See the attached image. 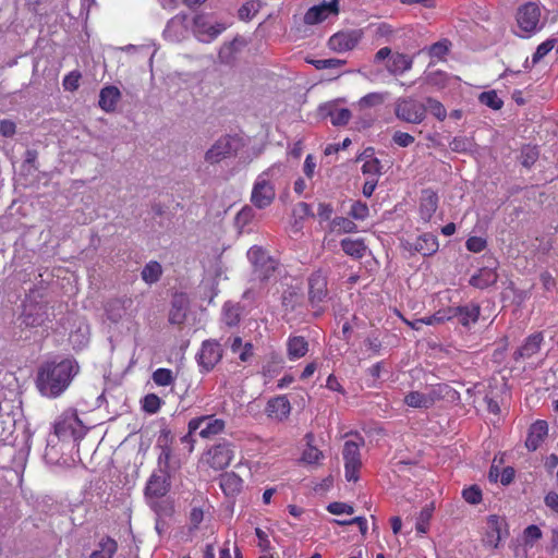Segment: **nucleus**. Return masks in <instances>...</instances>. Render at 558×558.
<instances>
[{
  "label": "nucleus",
  "instance_id": "1",
  "mask_svg": "<svg viewBox=\"0 0 558 558\" xmlns=\"http://www.w3.org/2000/svg\"><path fill=\"white\" fill-rule=\"evenodd\" d=\"M80 373V364L73 356L56 355L41 362L35 376V386L43 397H60Z\"/></svg>",
  "mask_w": 558,
  "mask_h": 558
},
{
  "label": "nucleus",
  "instance_id": "2",
  "mask_svg": "<svg viewBox=\"0 0 558 558\" xmlns=\"http://www.w3.org/2000/svg\"><path fill=\"white\" fill-rule=\"evenodd\" d=\"M244 146V140L239 134H223L206 150L204 160L209 165H217L225 159L236 157Z\"/></svg>",
  "mask_w": 558,
  "mask_h": 558
},
{
  "label": "nucleus",
  "instance_id": "3",
  "mask_svg": "<svg viewBox=\"0 0 558 558\" xmlns=\"http://www.w3.org/2000/svg\"><path fill=\"white\" fill-rule=\"evenodd\" d=\"M279 169V166L274 165L257 177L251 194V202L255 207L264 209L270 206L274 202L276 191L275 186L270 183L269 178L274 177L276 170Z\"/></svg>",
  "mask_w": 558,
  "mask_h": 558
},
{
  "label": "nucleus",
  "instance_id": "4",
  "mask_svg": "<svg viewBox=\"0 0 558 558\" xmlns=\"http://www.w3.org/2000/svg\"><path fill=\"white\" fill-rule=\"evenodd\" d=\"M427 113L425 104L412 98L400 97L395 102V116L402 122L420 124Z\"/></svg>",
  "mask_w": 558,
  "mask_h": 558
},
{
  "label": "nucleus",
  "instance_id": "5",
  "mask_svg": "<svg viewBox=\"0 0 558 558\" xmlns=\"http://www.w3.org/2000/svg\"><path fill=\"white\" fill-rule=\"evenodd\" d=\"M48 317V304L29 299L24 302L19 319L26 328H35L43 326Z\"/></svg>",
  "mask_w": 558,
  "mask_h": 558
},
{
  "label": "nucleus",
  "instance_id": "6",
  "mask_svg": "<svg viewBox=\"0 0 558 558\" xmlns=\"http://www.w3.org/2000/svg\"><path fill=\"white\" fill-rule=\"evenodd\" d=\"M247 257L254 267V276L260 281H267L277 268V262L258 246H253L247 252Z\"/></svg>",
  "mask_w": 558,
  "mask_h": 558
},
{
  "label": "nucleus",
  "instance_id": "7",
  "mask_svg": "<svg viewBox=\"0 0 558 558\" xmlns=\"http://www.w3.org/2000/svg\"><path fill=\"white\" fill-rule=\"evenodd\" d=\"M223 350L215 340H205L202 343L201 351L196 355L198 365L205 373L210 372L222 359Z\"/></svg>",
  "mask_w": 558,
  "mask_h": 558
},
{
  "label": "nucleus",
  "instance_id": "8",
  "mask_svg": "<svg viewBox=\"0 0 558 558\" xmlns=\"http://www.w3.org/2000/svg\"><path fill=\"white\" fill-rule=\"evenodd\" d=\"M362 37V29L338 32L329 38L328 46L331 50L336 52L349 51L356 47Z\"/></svg>",
  "mask_w": 558,
  "mask_h": 558
},
{
  "label": "nucleus",
  "instance_id": "9",
  "mask_svg": "<svg viewBox=\"0 0 558 558\" xmlns=\"http://www.w3.org/2000/svg\"><path fill=\"white\" fill-rule=\"evenodd\" d=\"M539 16V8L533 2H527L518 9L517 22L522 31L533 33L537 29Z\"/></svg>",
  "mask_w": 558,
  "mask_h": 558
},
{
  "label": "nucleus",
  "instance_id": "10",
  "mask_svg": "<svg viewBox=\"0 0 558 558\" xmlns=\"http://www.w3.org/2000/svg\"><path fill=\"white\" fill-rule=\"evenodd\" d=\"M338 4L339 0H331L329 2L324 1L318 5L310 8L304 15V23L307 25H314L322 23L330 15H338Z\"/></svg>",
  "mask_w": 558,
  "mask_h": 558
},
{
  "label": "nucleus",
  "instance_id": "11",
  "mask_svg": "<svg viewBox=\"0 0 558 558\" xmlns=\"http://www.w3.org/2000/svg\"><path fill=\"white\" fill-rule=\"evenodd\" d=\"M170 475L165 473H153L145 487V496L149 499H160L167 495L170 489Z\"/></svg>",
  "mask_w": 558,
  "mask_h": 558
},
{
  "label": "nucleus",
  "instance_id": "12",
  "mask_svg": "<svg viewBox=\"0 0 558 558\" xmlns=\"http://www.w3.org/2000/svg\"><path fill=\"white\" fill-rule=\"evenodd\" d=\"M233 451L228 442H220L210 448L207 453V462L215 470H222L232 460Z\"/></svg>",
  "mask_w": 558,
  "mask_h": 558
},
{
  "label": "nucleus",
  "instance_id": "13",
  "mask_svg": "<svg viewBox=\"0 0 558 558\" xmlns=\"http://www.w3.org/2000/svg\"><path fill=\"white\" fill-rule=\"evenodd\" d=\"M327 279L319 271L308 278V301L314 307L324 302L327 298Z\"/></svg>",
  "mask_w": 558,
  "mask_h": 558
},
{
  "label": "nucleus",
  "instance_id": "14",
  "mask_svg": "<svg viewBox=\"0 0 558 558\" xmlns=\"http://www.w3.org/2000/svg\"><path fill=\"white\" fill-rule=\"evenodd\" d=\"M504 529L505 534L508 535L507 522L505 518L496 514L489 515L487 518V532L485 538L486 544L497 548L504 535Z\"/></svg>",
  "mask_w": 558,
  "mask_h": 558
},
{
  "label": "nucleus",
  "instance_id": "15",
  "mask_svg": "<svg viewBox=\"0 0 558 558\" xmlns=\"http://www.w3.org/2000/svg\"><path fill=\"white\" fill-rule=\"evenodd\" d=\"M193 23L195 33L202 36L203 41H210L215 39L220 33H222L226 29L225 24H210L207 21V17L203 14H197L194 17Z\"/></svg>",
  "mask_w": 558,
  "mask_h": 558
},
{
  "label": "nucleus",
  "instance_id": "16",
  "mask_svg": "<svg viewBox=\"0 0 558 558\" xmlns=\"http://www.w3.org/2000/svg\"><path fill=\"white\" fill-rule=\"evenodd\" d=\"M481 313L478 304L471 303L464 306L448 307L449 320L457 318L458 322L468 327L471 323H476Z\"/></svg>",
  "mask_w": 558,
  "mask_h": 558
},
{
  "label": "nucleus",
  "instance_id": "17",
  "mask_svg": "<svg viewBox=\"0 0 558 558\" xmlns=\"http://www.w3.org/2000/svg\"><path fill=\"white\" fill-rule=\"evenodd\" d=\"M497 262L494 260L492 265L482 267L477 274L473 275L469 283L477 289H486L495 284L498 280V274L496 271Z\"/></svg>",
  "mask_w": 558,
  "mask_h": 558
},
{
  "label": "nucleus",
  "instance_id": "18",
  "mask_svg": "<svg viewBox=\"0 0 558 558\" xmlns=\"http://www.w3.org/2000/svg\"><path fill=\"white\" fill-rule=\"evenodd\" d=\"M548 433V424L544 420H537L530 428L525 440V446L530 451H535Z\"/></svg>",
  "mask_w": 558,
  "mask_h": 558
},
{
  "label": "nucleus",
  "instance_id": "19",
  "mask_svg": "<svg viewBox=\"0 0 558 558\" xmlns=\"http://www.w3.org/2000/svg\"><path fill=\"white\" fill-rule=\"evenodd\" d=\"M291 405L286 396H279L267 402L266 413L269 417L283 421L288 417Z\"/></svg>",
  "mask_w": 558,
  "mask_h": 558
},
{
  "label": "nucleus",
  "instance_id": "20",
  "mask_svg": "<svg viewBox=\"0 0 558 558\" xmlns=\"http://www.w3.org/2000/svg\"><path fill=\"white\" fill-rule=\"evenodd\" d=\"M438 208V195L430 189L422 191V197L420 201V214L421 218L428 222Z\"/></svg>",
  "mask_w": 558,
  "mask_h": 558
},
{
  "label": "nucleus",
  "instance_id": "21",
  "mask_svg": "<svg viewBox=\"0 0 558 558\" xmlns=\"http://www.w3.org/2000/svg\"><path fill=\"white\" fill-rule=\"evenodd\" d=\"M427 393L430 407H433L435 402L439 400H448L454 402L460 399V393L448 384L435 385L429 389Z\"/></svg>",
  "mask_w": 558,
  "mask_h": 558
},
{
  "label": "nucleus",
  "instance_id": "22",
  "mask_svg": "<svg viewBox=\"0 0 558 558\" xmlns=\"http://www.w3.org/2000/svg\"><path fill=\"white\" fill-rule=\"evenodd\" d=\"M413 65V58L405 54L396 52L388 59L386 69L391 75H401L409 71Z\"/></svg>",
  "mask_w": 558,
  "mask_h": 558
},
{
  "label": "nucleus",
  "instance_id": "23",
  "mask_svg": "<svg viewBox=\"0 0 558 558\" xmlns=\"http://www.w3.org/2000/svg\"><path fill=\"white\" fill-rule=\"evenodd\" d=\"M121 98V92L113 85L101 88L99 94V107L106 112H112L116 110L117 104Z\"/></svg>",
  "mask_w": 558,
  "mask_h": 558
},
{
  "label": "nucleus",
  "instance_id": "24",
  "mask_svg": "<svg viewBox=\"0 0 558 558\" xmlns=\"http://www.w3.org/2000/svg\"><path fill=\"white\" fill-rule=\"evenodd\" d=\"M543 335L541 332L529 336L525 342L513 353L514 360L527 359L539 351Z\"/></svg>",
  "mask_w": 558,
  "mask_h": 558
},
{
  "label": "nucleus",
  "instance_id": "25",
  "mask_svg": "<svg viewBox=\"0 0 558 558\" xmlns=\"http://www.w3.org/2000/svg\"><path fill=\"white\" fill-rule=\"evenodd\" d=\"M439 244L437 236L433 233H423L412 245V248L424 256H432L438 251Z\"/></svg>",
  "mask_w": 558,
  "mask_h": 558
},
{
  "label": "nucleus",
  "instance_id": "26",
  "mask_svg": "<svg viewBox=\"0 0 558 558\" xmlns=\"http://www.w3.org/2000/svg\"><path fill=\"white\" fill-rule=\"evenodd\" d=\"M308 352V342L302 336L289 337L287 341V354L290 360L303 357Z\"/></svg>",
  "mask_w": 558,
  "mask_h": 558
},
{
  "label": "nucleus",
  "instance_id": "27",
  "mask_svg": "<svg viewBox=\"0 0 558 558\" xmlns=\"http://www.w3.org/2000/svg\"><path fill=\"white\" fill-rule=\"evenodd\" d=\"M243 481L234 472H226L220 475V487L227 496H233L241 492Z\"/></svg>",
  "mask_w": 558,
  "mask_h": 558
},
{
  "label": "nucleus",
  "instance_id": "28",
  "mask_svg": "<svg viewBox=\"0 0 558 558\" xmlns=\"http://www.w3.org/2000/svg\"><path fill=\"white\" fill-rule=\"evenodd\" d=\"M340 244L343 252L354 258H362L367 248L362 239L352 240L350 238H345Z\"/></svg>",
  "mask_w": 558,
  "mask_h": 558
},
{
  "label": "nucleus",
  "instance_id": "29",
  "mask_svg": "<svg viewBox=\"0 0 558 558\" xmlns=\"http://www.w3.org/2000/svg\"><path fill=\"white\" fill-rule=\"evenodd\" d=\"M158 466L160 473H165L170 476L180 468L179 462L172 459L171 448L160 449V454L158 457Z\"/></svg>",
  "mask_w": 558,
  "mask_h": 558
},
{
  "label": "nucleus",
  "instance_id": "30",
  "mask_svg": "<svg viewBox=\"0 0 558 558\" xmlns=\"http://www.w3.org/2000/svg\"><path fill=\"white\" fill-rule=\"evenodd\" d=\"M423 84L436 89H442L448 84V75L447 73L437 70V71H428L422 77Z\"/></svg>",
  "mask_w": 558,
  "mask_h": 558
},
{
  "label": "nucleus",
  "instance_id": "31",
  "mask_svg": "<svg viewBox=\"0 0 558 558\" xmlns=\"http://www.w3.org/2000/svg\"><path fill=\"white\" fill-rule=\"evenodd\" d=\"M161 275L162 267L156 260H150L149 263H147L141 272L142 279L149 284L157 282L160 279Z\"/></svg>",
  "mask_w": 558,
  "mask_h": 558
},
{
  "label": "nucleus",
  "instance_id": "32",
  "mask_svg": "<svg viewBox=\"0 0 558 558\" xmlns=\"http://www.w3.org/2000/svg\"><path fill=\"white\" fill-rule=\"evenodd\" d=\"M206 425L201 426L199 436L203 438H209L211 436L218 435L225 428V421L220 418H213L208 416V418L204 422Z\"/></svg>",
  "mask_w": 558,
  "mask_h": 558
},
{
  "label": "nucleus",
  "instance_id": "33",
  "mask_svg": "<svg viewBox=\"0 0 558 558\" xmlns=\"http://www.w3.org/2000/svg\"><path fill=\"white\" fill-rule=\"evenodd\" d=\"M283 357L278 352H270L267 356V362L263 366V374L272 377L274 374L280 372L283 367Z\"/></svg>",
  "mask_w": 558,
  "mask_h": 558
},
{
  "label": "nucleus",
  "instance_id": "34",
  "mask_svg": "<svg viewBox=\"0 0 558 558\" xmlns=\"http://www.w3.org/2000/svg\"><path fill=\"white\" fill-rule=\"evenodd\" d=\"M343 459L344 463H351L362 465L361 458H360V445L353 440H348L344 442L343 446Z\"/></svg>",
  "mask_w": 558,
  "mask_h": 558
},
{
  "label": "nucleus",
  "instance_id": "35",
  "mask_svg": "<svg viewBox=\"0 0 558 558\" xmlns=\"http://www.w3.org/2000/svg\"><path fill=\"white\" fill-rule=\"evenodd\" d=\"M149 505L157 518L167 519L174 512V505L170 499L153 500Z\"/></svg>",
  "mask_w": 558,
  "mask_h": 558
},
{
  "label": "nucleus",
  "instance_id": "36",
  "mask_svg": "<svg viewBox=\"0 0 558 558\" xmlns=\"http://www.w3.org/2000/svg\"><path fill=\"white\" fill-rule=\"evenodd\" d=\"M184 299L182 296H175L172 300V308L169 314V322L171 324L180 325L185 319Z\"/></svg>",
  "mask_w": 558,
  "mask_h": 558
},
{
  "label": "nucleus",
  "instance_id": "37",
  "mask_svg": "<svg viewBox=\"0 0 558 558\" xmlns=\"http://www.w3.org/2000/svg\"><path fill=\"white\" fill-rule=\"evenodd\" d=\"M404 403L411 408L429 409L428 393L411 391L404 397Z\"/></svg>",
  "mask_w": 558,
  "mask_h": 558
},
{
  "label": "nucleus",
  "instance_id": "38",
  "mask_svg": "<svg viewBox=\"0 0 558 558\" xmlns=\"http://www.w3.org/2000/svg\"><path fill=\"white\" fill-rule=\"evenodd\" d=\"M539 150L536 146L526 145L522 147L520 160L524 168L530 169L538 159Z\"/></svg>",
  "mask_w": 558,
  "mask_h": 558
},
{
  "label": "nucleus",
  "instance_id": "39",
  "mask_svg": "<svg viewBox=\"0 0 558 558\" xmlns=\"http://www.w3.org/2000/svg\"><path fill=\"white\" fill-rule=\"evenodd\" d=\"M434 509H435L434 505L430 504V505L425 506L421 510V512H420V514L417 517V520H416V525H415L416 531L418 533L424 534V533L427 532L428 525H429V520L433 517Z\"/></svg>",
  "mask_w": 558,
  "mask_h": 558
},
{
  "label": "nucleus",
  "instance_id": "40",
  "mask_svg": "<svg viewBox=\"0 0 558 558\" xmlns=\"http://www.w3.org/2000/svg\"><path fill=\"white\" fill-rule=\"evenodd\" d=\"M388 93H369L362 97L359 101L361 108H371L383 105L388 98Z\"/></svg>",
  "mask_w": 558,
  "mask_h": 558
},
{
  "label": "nucleus",
  "instance_id": "41",
  "mask_svg": "<svg viewBox=\"0 0 558 558\" xmlns=\"http://www.w3.org/2000/svg\"><path fill=\"white\" fill-rule=\"evenodd\" d=\"M478 100L481 104L494 109L499 110L504 106V101L498 97L495 90L483 92L478 96Z\"/></svg>",
  "mask_w": 558,
  "mask_h": 558
},
{
  "label": "nucleus",
  "instance_id": "42",
  "mask_svg": "<svg viewBox=\"0 0 558 558\" xmlns=\"http://www.w3.org/2000/svg\"><path fill=\"white\" fill-rule=\"evenodd\" d=\"M162 400L155 393L146 395L142 400V410L148 414H155L160 410Z\"/></svg>",
  "mask_w": 558,
  "mask_h": 558
},
{
  "label": "nucleus",
  "instance_id": "43",
  "mask_svg": "<svg viewBox=\"0 0 558 558\" xmlns=\"http://www.w3.org/2000/svg\"><path fill=\"white\" fill-rule=\"evenodd\" d=\"M300 298H301L300 289L299 288L289 287L282 293V298H281L282 305L287 310L293 311L295 308V305H296V303H298Z\"/></svg>",
  "mask_w": 558,
  "mask_h": 558
},
{
  "label": "nucleus",
  "instance_id": "44",
  "mask_svg": "<svg viewBox=\"0 0 558 558\" xmlns=\"http://www.w3.org/2000/svg\"><path fill=\"white\" fill-rule=\"evenodd\" d=\"M207 418H208V415L201 416V417H195V418H192L189 422V433L181 438V441L183 444H189L190 445L189 451L193 450V441H194L193 438H192L193 433L196 432L197 429H199L201 426L204 424V422Z\"/></svg>",
  "mask_w": 558,
  "mask_h": 558
},
{
  "label": "nucleus",
  "instance_id": "45",
  "mask_svg": "<svg viewBox=\"0 0 558 558\" xmlns=\"http://www.w3.org/2000/svg\"><path fill=\"white\" fill-rule=\"evenodd\" d=\"M101 549L92 554L90 558H112L117 551V542L110 537L106 542L100 543Z\"/></svg>",
  "mask_w": 558,
  "mask_h": 558
},
{
  "label": "nucleus",
  "instance_id": "46",
  "mask_svg": "<svg viewBox=\"0 0 558 558\" xmlns=\"http://www.w3.org/2000/svg\"><path fill=\"white\" fill-rule=\"evenodd\" d=\"M427 110L430 111V113L439 121H444L447 117V110L446 108L444 107V105L433 98V97H427L426 98V104H425Z\"/></svg>",
  "mask_w": 558,
  "mask_h": 558
},
{
  "label": "nucleus",
  "instance_id": "47",
  "mask_svg": "<svg viewBox=\"0 0 558 558\" xmlns=\"http://www.w3.org/2000/svg\"><path fill=\"white\" fill-rule=\"evenodd\" d=\"M151 378L157 386H169L174 381L173 373L169 368L156 369L153 373Z\"/></svg>",
  "mask_w": 558,
  "mask_h": 558
},
{
  "label": "nucleus",
  "instance_id": "48",
  "mask_svg": "<svg viewBox=\"0 0 558 558\" xmlns=\"http://www.w3.org/2000/svg\"><path fill=\"white\" fill-rule=\"evenodd\" d=\"M328 114L331 118V123L335 126L347 125L351 119V111L347 108L330 110Z\"/></svg>",
  "mask_w": 558,
  "mask_h": 558
},
{
  "label": "nucleus",
  "instance_id": "49",
  "mask_svg": "<svg viewBox=\"0 0 558 558\" xmlns=\"http://www.w3.org/2000/svg\"><path fill=\"white\" fill-rule=\"evenodd\" d=\"M305 438L307 439L308 448L303 452L302 459L307 463H315L323 457V453L311 445V441L314 439L312 433L307 434Z\"/></svg>",
  "mask_w": 558,
  "mask_h": 558
},
{
  "label": "nucleus",
  "instance_id": "50",
  "mask_svg": "<svg viewBox=\"0 0 558 558\" xmlns=\"http://www.w3.org/2000/svg\"><path fill=\"white\" fill-rule=\"evenodd\" d=\"M556 39H547L542 43L532 57V65L538 63L556 45Z\"/></svg>",
  "mask_w": 558,
  "mask_h": 558
},
{
  "label": "nucleus",
  "instance_id": "51",
  "mask_svg": "<svg viewBox=\"0 0 558 558\" xmlns=\"http://www.w3.org/2000/svg\"><path fill=\"white\" fill-rule=\"evenodd\" d=\"M472 141L465 136H456L449 144L454 153H468L472 149Z\"/></svg>",
  "mask_w": 558,
  "mask_h": 558
},
{
  "label": "nucleus",
  "instance_id": "52",
  "mask_svg": "<svg viewBox=\"0 0 558 558\" xmlns=\"http://www.w3.org/2000/svg\"><path fill=\"white\" fill-rule=\"evenodd\" d=\"M462 497L470 505H478L482 501V490L477 485L463 489Z\"/></svg>",
  "mask_w": 558,
  "mask_h": 558
},
{
  "label": "nucleus",
  "instance_id": "53",
  "mask_svg": "<svg viewBox=\"0 0 558 558\" xmlns=\"http://www.w3.org/2000/svg\"><path fill=\"white\" fill-rule=\"evenodd\" d=\"M368 211L366 203L356 201L352 204L349 216L356 220H364L368 216Z\"/></svg>",
  "mask_w": 558,
  "mask_h": 558
},
{
  "label": "nucleus",
  "instance_id": "54",
  "mask_svg": "<svg viewBox=\"0 0 558 558\" xmlns=\"http://www.w3.org/2000/svg\"><path fill=\"white\" fill-rule=\"evenodd\" d=\"M523 536H524V544L533 546L535 542H537L538 539L542 538L543 533L537 525L531 524L524 530Z\"/></svg>",
  "mask_w": 558,
  "mask_h": 558
},
{
  "label": "nucleus",
  "instance_id": "55",
  "mask_svg": "<svg viewBox=\"0 0 558 558\" xmlns=\"http://www.w3.org/2000/svg\"><path fill=\"white\" fill-rule=\"evenodd\" d=\"M308 62L311 64H313L317 70L333 69V68H339V66L345 64L344 60L335 59V58L311 60Z\"/></svg>",
  "mask_w": 558,
  "mask_h": 558
},
{
  "label": "nucleus",
  "instance_id": "56",
  "mask_svg": "<svg viewBox=\"0 0 558 558\" xmlns=\"http://www.w3.org/2000/svg\"><path fill=\"white\" fill-rule=\"evenodd\" d=\"M82 75L78 71H72L70 72L64 78H63V88L69 92H74L80 86V80Z\"/></svg>",
  "mask_w": 558,
  "mask_h": 558
},
{
  "label": "nucleus",
  "instance_id": "57",
  "mask_svg": "<svg viewBox=\"0 0 558 558\" xmlns=\"http://www.w3.org/2000/svg\"><path fill=\"white\" fill-rule=\"evenodd\" d=\"M257 13L256 4L254 1L245 2L239 10L238 16L242 21H251Z\"/></svg>",
  "mask_w": 558,
  "mask_h": 558
},
{
  "label": "nucleus",
  "instance_id": "58",
  "mask_svg": "<svg viewBox=\"0 0 558 558\" xmlns=\"http://www.w3.org/2000/svg\"><path fill=\"white\" fill-rule=\"evenodd\" d=\"M381 168H383V166H381L379 159L372 158L364 162V165L362 166V172L364 174L379 175V174H381Z\"/></svg>",
  "mask_w": 558,
  "mask_h": 558
},
{
  "label": "nucleus",
  "instance_id": "59",
  "mask_svg": "<svg viewBox=\"0 0 558 558\" xmlns=\"http://www.w3.org/2000/svg\"><path fill=\"white\" fill-rule=\"evenodd\" d=\"M327 510L330 513L336 514V515H339L342 513L352 514L354 512V509L352 506L344 504V502H340V501L330 502L327 506Z\"/></svg>",
  "mask_w": 558,
  "mask_h": 558
},
{
  "label": "nucleus",
  "instance_id": "60",
  "mask_svg": "<svg viewBox=\"0 0 558 558\" xmlns=\"http://www.w3.org/2000/svg\"><path fill=\"white\" fill-rule=\"evenodd\" d=\"M415 141L414 136L409 133L396 131L392 135V142L400 147H408Z\"/></svg>",
  "mask_w": 558,
  "mask_h": 558
},
{
  "label": "nucleus",
  "instance_id": "61",
  "mask_svg": "<svg viewBox=\"0 0 558 558\" xmlns=\"http://www.w3.org/2000/svg\"><path fill=\"white\" fill-rule=\"evenodd\" d=\"M332 225L345 233L355 232L357 229L356 225L352 220L344 217H336L332 220Z\"/></svg>",
  "mask_w": 558,
  "mask_h": 558
},
{
  "label": "nucleus",
  "instance_id": "62",
  "mask_svg": "<svg viewBox=\"0 0 558 558\" xmlns=\"http://www.w3.org/2000/svg\"><path fill=\"white\" fill-rule=\"evenodd\" d=\"M486 240L480 236H471L466 240L465 246L470 252L480 253L486 247Z\"/></svg>",
  "mask_w": 558,
  "mask_h": 558
},
{
  "label": "nucleus",
  "instance_id": "63",
  "mask_svg": "<svg viewBox=\"0 0 558 558\" xmlns=\"http://www.w3.org/2000/svg\"><path fill=\"white\" fill-rule=\"evenodd\" d=\"M173 440V437H172V434H171V430L167 427L162 428L160 430V435L158 436V439H157V447L159 449H170V444L172 442Z\"/></svg>",
  "mask_w": 558,
  "mask_h": 558
},
{
  "label": "nucleus",
  "instance_id": "64",
  "mask_svg": "<svg viewBox=\"0 0 558 558\" xmlns=\"http://www.w3.org/2000/svg\"><path fill=\"white\" fill-rule=\"evenodd\" d=\"M106 313H107L108 319L117 323L122 317V314L120 312V302L119 301L109 302L106 306Z\"/></svg>",
  "mask_w": 558,
  "mask_h": 558
}]
</instances>
